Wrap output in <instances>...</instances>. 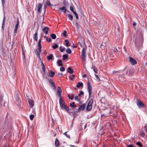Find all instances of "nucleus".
I'll return each instance as SVG.
<instances>
[{
  "instance_id": "obj_1",
  "label": "nucleus",
  "mask_w": 147,
  "mask_h": 147,
  "mask_svg": "<svg viewBox=\"0 0 147 147\" xmlns=\"http://www.w3.org/2000/svg\"><path fill=\"white\" fill-rule=\"evenodd\" d=\"M93 102V99L92 98H91L90 100L86 107V110L87 111H89L92 109Z\"/></svg>"
},
{
  "instance_id": "obj_2",
  "label": "nucleus",
  "mask_w": 147,
  "mask_h": 147,
  "mask_svg": "<svg viewBox=\"0 0 147 147\" xmlns=\"http://www.w3.org/2000/svg\"><path fill=\"white\" fill-rule=\"evenodd\" d=\"M134 70L133 68H128L126 71V74L129 76H132L134 74Z\"/></svg>"
},
{
  "instance_id": "obj_3",
  "label": "nucleus",
  "mask_w": 147,
  "mask_h": 147,
  "mask_svg": "<svg viewBox=\"0 0 147 147\" xmlns=\"http://www.w3.org/2000/svg\"><path fill=\"white\" fill-rule=\"evenodd\" d=\"M136 104L139 108H143L145 107V104L139 100H138L136 102Z\"/></svg>"
},
{
  "instance_id": "obj_4",
  "label": "nucleus",
  "mask_w": 147,
  "mask_h": 147,
  "mask_svg": "<svg viewBox=\"0 0 147 147\" xmlns=\"http://www.w3.org/2000/svg\"><path fill=\"white\" fill-rule=\"evenodd\" d=\"M86 49L85 48H83L81 53V59L84 61H85L86 57Z\"/></svg>"
},
{
  "instance_id": "obj_5",
  "label": "nucleus",
  "mask_w": 147,
  "mask_h": 147,
  "mask_svg": "<svg viewBox=\"0 0 147 147\" xmlns=\"http://www.w3.org/2000/svg\"><path fill=\"white\" fill-rule=\"evenodd\" d=\"M92 87L91 85H90V83L89 82H88V83L87 89L88 90L89 93V97H91L92 92Z\"/></svg>"
},
{
  "instance_id": "obj_6",
  "label": "nucleus",
  "mask_w": 147,
  "mask_h": 147,
  "mask_svg": "<svg viewBox=\"0 0 147 147\" xmlns=\"http://www.w3.org/2000/svg\"><path fill=\"white\" fill-rule=\"evenodd\" d=\"M105 113L106 117H108L111 113V110L110 108L106 109L105 110Z\"/></svg>"
},
{
  "instance_id": "obj_7",
  "label": "nucleus",
  "mask_w": 147,
  "mask_h": 147,
  "mask_svg": "<svg viewBox=\"0 0 147 147\" xmlns=\"http://www.w3.org/2000/svg\"><path fill=\"white\" fill-rule=\"evenodd\" d=\"M129 61L132 65H134L137 63L136 60L132 57H129Z\"/></svg>"
},
{
  "instance_id": "obj_8",
  "label": "nucleus",
  "mask_w": 147,
  "mask_h": 147,
  "mask_svg": "<svg viewBox=\"0 0 147 147\" xmlns=\"http://www.w3.org/2000/svg\"><path fill=\"white\" fill-rule=\"evenodd\" d=\"M42 48H40L38 47V49H36L35 51V52L36 53V54L37 55L38 57L40 58V53L41 51Z\"/></svg>"
},
{
  "instance_id": "obj_9",
  "label": "nucleus",
  "mask_w": 147,
  "mask_h": 147,
  "mask_svg": "<svg viewBox=\"0 0 147 147\" xmlns=\"http://www.w3.org/2000/svg\"><path fill=\"white\" fill-rule=\"evenodd\" d=\"M42 5L40 3H38L36 5V7L37 8V11L38 13H41L42 11Z\"/></svg>"
},
{
  "instance_id": "obj_10",
  "label": "nucleus",
  "mask_w": 147,
  "mask_h": 147,
  "mask_svg": "<svg viewBox=\"0 0 147 147\" xmlns=\"http://www.w3.org/2000/svg\"><path fill=\"white\" fill-rule=\"evenodd\" d=\"M60 107L62 109H65L67 112H69V109L67 107L65 104H63L60 105Z\"/></svg>"
},
{
  "instance_id": "obj_11",
  "label": "nucleus",
  "mask_w": 147,
  "mask_h": 147,
  "mask_svg": "<svg viewBox=\"0 0 147 147\" xmlns=\"http://www.w3.org/2000/svg\"><path fill=\"white\" fill-rule=\"evenodd\" d=\"M86 107V105L85 104H83L80 106V107L78 109V111L79 112L80 111L82 110H83Z\"/></svg>"
},
{
  "instance_id": "obj_12",
  "label": "nucleus",
  "mask_w": 147,
  "mask_h": 147,
  "mask_svg": "<svg viewBox=\"0 0 147 147\" xmlns=\"http://www.w3.org/2000/svg\"><path fill=\"white\" fill-rule=\"evenodd\" d=\"M59 10H60L62 12L65 13L67 11V8L65 6H63L59 8Z\"/></svg>"
},
{
  "instance_id": "obj_13",
  "label": "nucleus",
  "mask_w": 147,
  "mask_h": 147,
  "mask_svg": "<svg viewBox=\"0 0 147 147\" xmlns=\"http://www.w3.org/2000/svg\"><path fill=\"white\" fill-rule=\"evenodd\" d=\"M49 30V28L48 27L46 26L44 27L43 29V32L46 34H47L48 33V30Z\"/></svg>"
},
{
  "instance_id": "obj_14",
  "label": "nucleus",
  "mask_w": 147,
  "mask_h": 147,
  "mask_svg": "<svg viewBox=\"0 0 147 147\" xmlns=\"http://www.w3.org/2000/svg\"><path fill=\"white\" fill-rule=\"evenodd\" d=\"M19 25V21L18 19L17 23L15 26V28L14 30V33H15L17 31Z\"/></svg>"
},
{
  "instance_id": "obj_15",
  "label": "nucleus",
  "mask_w": 147,
  "mask_h": 147,
  "mask_svg": "<svg viewBox=\"0 0 147 147\" xmlns=\"http://www.w3.org/2000/svg\"><path fill=\"white\" fill-rule=\"evenodd\" d=\"M49 82L52 85V87L53 89L55 90L56 88L54 82L52 79H51L49 81Z\"/></svg>"
},
{
  "instance_id": "obj_16",
  "label": "nucleus",
  "mask_w": 147,
  "mask_h": 147,
  "mask_svg": "<svg viewBox=\"0 0 147 147\" xmlns=\"http://www.w3.org/2000/svg\"><path fill=\"white\" fill-rule=\"evenodd\" d=\"M28 102L29 105L32 108L34 105L33 100L30 99L28 100Z\"/></svg>"
},
{
  "instance_id": "obj_17",
  "label": "nucleus",
  "mask_w": 147,
  "mask_h": 147,
  "mask_svg": "<svg viewBox=\"0 0 147 147\" xmlns=\"http://www.w3.org/2000/svg\"><path fill=\"white\" fill-rule=\"evenodd\" d=\"M67 71L68 73L71 74H72L74 72L73 70L70 67H68Z\"/></svg>"
},
{
  "instance_id": "obj_18",
  "label": "nucleus",
  "mask_w": 147,
  "mask_h": 147,
  "mask_svg": "<svg viewBox=\"0 0 147 147\" xmlns=\"http://www.w3.org/2000/svg\"><path fill=\"white\" fill-rule=\"evenodd\" d=\"M5 22V17H4L3 19V20L2 24V28L3 30H4Z\"/></svg>"
},
{
  "instance_id": "obj_19",
  "label": "nucleus",
  "mask_w": 147,
  "mask_h": 147,
  "mask_svg": "<svg viewBox=\"0 0 147 147\" xmlns=\"http://www.w3.org/2000/svg\"><path fill=\"white\" fill-rule=\"evenodd\" d=\"M62 93V90L60 86H58L57 88V94H61Z\"/></svg>"
},
{
  "instance_id": "obj_20",
  "label": "nucleus",
  "mask_w": 147,
  "mask_h": 147,
  "mask_svg": "<svg viewBox=\"0 0 147 147\" xmlns=\"http://www.w3.org/2000/svg\"><path fill=\"white\" fill-rule=\"evenodd\" d=\"M55 145L56 147H58L59 146V142L57 138H56L55 140Z\"/></svg>"
},
{
  "instance_id": "obj_21",
  "label": "nucleus",
  "mask_w": 147,
  "mask_h": 147,
  "mask_svg": "<svg viewBox=\"0 0 147 147\" xmlns=\"http://www.w3.org/2000/svg\"><path fill=\"white\" fill-rule=\"evenodd\" d=\"M38 33L37 32H36L34 34V38L36 41L38 40Z\"/></svg>"
},
{
  "instance_id": "obj_22",
  "label": "nucleus",
  "mask_w": 147,
  "mask_h": 147,
  "mask_svg": "<svg viewBox=\"0 0 147 147\" xmlns=\"http://www.w3.org/2000/svg\"><path fill=\"white\" fill-rule=\"evenodd\" d=\"M46 70H42V73L43 76L45 78H47V74H46Z\"/></svg>"
},
{
  "instance_id": "obj_23",
  "label": "nucleus",
  "mask_w": 147,
  "mask_h": 147,
  "mask_svg": "<svg viewBox=\"0 0 147 147\" xmlns=\"http://www.w3.org/2000/svg\"><path fill=\"white\" fill-rule=\"evenodd\" d=\"M41 66L42 67V70H46L45 67L42 61H41Z\"/></svg>"
},
{
  "instance_id": "obj_24",
  "label": "nucleus",
  "mask_w": 147,
  "mask_h": 147,
  "mask_svg": "<svg viewBox=\"0 0 147 147\" xmlns=\"http://www.w3.org/2000/svg\"><path fill=\"white\" fill-rule=\"evenodd\" d=\"M92 68L93 69L94 71L96 74H97L98 73V72L97 69L96 67L95 66L93 65Z\"/></svg>"
},
{
  "instance_id": "obj_25",
  "label": "nucleus",
  "mask_w": 147,
  "mask_h": 147,
  "mask_svg": "<svg viewBox=\"0 0 147 147\" xmlns=\"http://www.w3.org/2000/svg\"><path fill=\"white\" fill-rule=\"evenodd\" d=\"M53 55L52 54H50L49 56H47V58L48 61L51 60L53 59Z\"/></svg>"
},
{
  "instance_id": "obj_26",
  "label": "nucleus",
  "mask_w": 147,
  "mask_h": 147,
  "mask_svg": "<svg viewBox=\"0 0 147 147\" xmlns=\"http://www.w3.org/2000/svg\"><path fill=\"white\" fill-rule=\"evenodd\" d=\"M62 61L61 60H58L57 62V63L58 64L59 66H62L63 64L62 63Z\"/></svg>"
},
{
  "instance_id": "obj_27",
  "label": "nucleus",
  "mask_w": 147,
  "mask_h": 147,
  "mask_svg": "<svg viewBox=\"0 0 147 147\" xmlns=\"http://www.w3.org/2000/svg\"><path fill=\"white\" fill-rule=\"evenodd\" d=\"M145 133L143 131H141L140 132V135L142 137H144L145 136Z\"/></svg>"
},
{
  "instance_id": "obj_28",
  "label": "nucleus",
  "mask_w": 147,
  "mask_h": 147,
  "mask_svg": "<svg viewBox=\"0 0 147 147\" xmlns=\"http://www.w3.org/2000/svg\"><path fill=\"white\" fill-rule=\"evenodd\" d=\"M67 16L69 20H73V16L71 14H68Z\"/></svg>"
},
{
  "instance_id": "obj_29",
  "label": "nucleus",
  "mask_w": 147,
  "mask_h": 147,
  "mask_svg": "<svg viewBox=\"0 0 147 147\" xmlns=\"http://www.w3.org/2000/svg\"><path fill=\"white\" fill-rule=\"evenodd\" d=\"M63 60H65L68 58V55L67 54L63 55Z\"/></svg>"
},
{
  "instance_id": "obj_30",
  "label": "nucleus",
  "mask_w": 147,
  "mask_h": 147,
  "mask_svg": "<svg viewBox=\"0 0 147 147\" xmlns=\"http://www.w3.org/2000/svg\"><path fill=\"white\" fill-rule=\"evenodd\" d=\"M51 37L53 39H55L56 38V36L54 34L52 33L51 35Z\"/></svg>"
},
{
  "instance_id": "obj_31",
  "label": "nucleus",
  "mask_w": 147,
  "mask_h": 147,
  "mask_svg": "<svg viewBox=\"0 0 147 147\" xmlns=\"http://www.w3.org/2000/svg\"><path fill=\"white\" fill-rule=\"evenodd\" d=\"M83 84L82 83H80L79 82L76 86L77 87L79 88L82 86L83 85Z\"/></svg>"
},
{
  "instance_id": "obj_32",
  "label": "nucleus",
  "mask_w": 147,
  "mask_h": 147,
  "mask_svg": "<svg viewBox=\"0 0 147 147\" xmlns=\"http://www.w3.org/2000/svg\"><path fill=\"white\" fill-rule=\"evenodd\" d=\"M66 52L68 54H70L71 53V51L70 49L69 48H68L66 50Z\"/></svg>"
},
{
  "instance_id": "obj_33",
  "label": "nucleus",
  "mask_w": 147,
  "mask_h": 147,
  "mask_svg": "<svg viewBox=\"0 0 147 147\" xmlns=\"http://www.w3.org/2000/svg\"><path fill=\"white\" fill-rule=\"evenodd\" d=\"M74 6L73 5H71L70 6V9L71 11L73 12L74 13V12H75L74 10Z\"/></svg>"
},
{
  "instance_id": "obj_34",
  "label": "nucleus",
  "mask_w": 147,
  "mask_h": 147,
  "mask_svg": "<svg viewBox=\"0 0 147 147\" xmlns=\"http://www.w3.org/2000/svg\"><path fill=\"white\" fill-rule=\"evenodd\" d=\"M41 39H40L39 40L38 42V47L40 48H42L41 45Z\"/></svg>"
},
{
  "instance_id": "obj_35",
  "label": "nucleus",
  "mask_w": 147,
  "mask_h": 147,
  "mask_svg": "<svg viewBox=\"0 0 147 147\" xmlns=\"http://www.w3.org/2000/svg\"><path fill=\"white\" fill-rule=\"evenodd\" d=\"M70 106L73 108L76 107V105L75 104V102H73L72 103L70 104Z\"/></svg>"
},
{
  "instance_id": "obj_36",
  "label": "nucleus",
  "mask_w": 147,
  "mask_h": 147,
  "mask_svg": "<svg viewBox=\"0 0 147 147\" xmlns=\"http://www.w3.org/2000/svg\"><path fill=\"white\" fill-rule=\"evenodd\" d=\"M65 103V102L63 100H62L61 98L59 99V104L60 105Z\"/></svg>"
},
{
  "instance_id": "obj_37",
  "label": "nucleus",
  "mask_w": 147,
  "mask_h": 147,
  "mask_svg": "<svg viewBox=\"0 0 147 147\" xmlns=\"http://www.w3.org/2000/svg\"><path fill=\"white\" fill-rule=\"evenodd\" d=\"M50 73L51 75H50V76L51 77H53L54 76L55 73L52 71H51Z\"/></svg>"
},
{
  "instance_id": "obj_38",
  "label": "nucleus",
  "mask_w": 147,
  "mask_h": 147,
  "mask_svg": "<svg viewBox=\"0 0 147 147\" xmlns=\"http://www.w3.org/2000/svg\"><path fill=\"white\" fill-rule=\"evenodd\" d=\"M136 144H137V145H138V146L140 147H141L143 146L142 144L140 142H136Z\"/></svg>"
},
{
  "instance_id": "obj_39",
  "label": "nucleus",
  "mask_w": 147,
  "mask_h": 147,
  "mask_svg": "<svg viewBox=\"0 0 147 147\" xmlns=\"http://www.w3.org/2000/svg\"><path fill=\"white\" fill-rule=\"evenodd\" d=\"M60 70L61 71L63 72L65 70V67L62 66L60 68Z\"/></svg>"
},
{
  "instance_id": "obj_40",
  "label": "nucleus",
  "mask_w": 147,
  "mask_h": 147,
  "mask_svg": "<svg viewBox=\"0 0 147 147\" xmlns=\"http://www.w3.org/2000/svg\"><path fill=\"white\" fill-rule=\"evenodd\" d=\"M65 41L66 42V45L67 47H68L70 46V45L69 44V42L68 40H65Z\"/></svg>"
},
{
  "instance_id": "obj_41",
  "label": "nucleus",
  "mask_w": 147,
  "mask_h": 147,
  "mask_svg": "<svg viewBox=\"0 0 147 147\" xmlns=\"http://www.w3.org/2000/svg\"><path fill=\"white\" fill-rule=\"evenodd\" d=\"M68 96L69 99L72 100L74 99V95L72 94L71 95V96H70V95H68Z\"/></svg>"
},
{
  "instance_id": "obj_42",
  "label": "nucleus",
  "mask_w": 147,
  "mask_h": 147,
  "mask_svg": "<svg viewBox=\"0 0 147 147\" xmlns=\"http://www.w3.org/2000/svg\"><path fill=\"white\" fill-rule=\"evenodd\" d=\"M65 47H63V48H62L61 46H60L59 47L60 50L62 52H63L65 50Z\"/></svg>"
},
{
  "instance_id": "obj_43",
  "label": "nucleus",
  "mask_w": 147,
  "mask_h": 147,
  "mask_svg": "<svg viewBox=\"0 0 147 147\" xmlns=\"http://www.w3.org/2000/svg\"><path fill=\"white\" fill-rule=\"evenodd\" d=\"M67 132H68V131L66 132H65L64 133H63V134L65 136H66V137H67V138L70 139V136L69 135H68L67 134Z\"/></svg>"
},
{
  "instance_id": "obj_44",
  "label": "nucleus",
  "mask_w": 147,
  "mask_h": 147,
  "mask_svg": "<svg viewBox=\"0 0 147 147\" xmlns=\"http://www.w3.org/2000/svg\"><path fill=\"white\" fill-rule=\"evenodd\" d=\"M94 76H95V78H96V79L97 80H98V81H100V79L98 76L96 75V74H95Z\"/></svg>"
},
{
  "instance_id": "obj_45",
  "label": "nucleus",
  "mask_w": 147,
  "mask_h": 147,
  "mask_svg": "<svg viewBox=\"0 0 147 147\" xmlns=\"http://www.w3.org/2000/svg\"><path fill=\"white\" fill-rule=\"evenodd\" d=\"M58 45L57 44H55L53 46V48L54 49H56L58 47Z\"/></svg>"
},
{
  "instance_id": "obj_46",
  "label": "nucleus",
  "mask_w": 147,
  "mask_h": 147,
  "mask_svg": "<svg viewBox=\"0 0 147 147\" xmlns=\"http://www.w3.org/2000/svg\"><path fill=\"white\" fill-rule=\"evenodd\" d=\"M74 13L75 15L76 18L77 19H79V17L77 13H76V11L74 12Z\"/></svg>"
},
{
  "instance_id": "obj_47",
  "label": "nucleus",
  "mask_w": 147,
  "mask_h": 147,
  "mask_svg": "<svg viewBox=\"0 0 147 147\" xmlns=\"http://www.w3.org/2000/svg\"><path fill=\"white\" fill-rule=\"evenodd\" d=\"M34 117V115H33L32 114L30 115V119L32 121L33 120Z\"/></svg>"
},
{
  "instance_id": "obj_48",
  "label": "nucleus",
  "mask_w": 147,
  "mask_h": 147,
  "mask_svg": "<svg viewBox=\"0 0 147 147\" xmlns=\"http://www.w3.org/2000/svg\"><path fill=\"white\" fill-rule=\"evenodd\" d=\"M75 100H77L78 101H79L80 100V98H79L78 96H76L75 97Z\"/></svg>"
},
{
  "instance_id": "obj_49",
  "label": "nucleus",
  "mask_w": 147,
  "mask_h": 147,
  "mask_svg": "<svg viewBox=\"0 0 147 147\" xmlns=\"http://www.w3.org/2000/svg\"><path fill=\"white\" fill-rule=\"evenodd\" d=\"M67 33V32L66 30H64L63 33V35L65 37H66L67 36L66 33Z\"/></svg>"
},
{
  "instance_id": "obj_50",
  "label": "nucleus",
  "mask_w": 147,
  "mask_h": 147,
  "mask_svg": "<svg viewBox=\"0 0 147 147\" xmlns=\"http://www.w3.org/2000/svg\"><path fill=\"white\" fill-rule=\"evenodd\" d=\"M84 94V92H83L82 91H81L78 94V96H79L81 97V95H83Z\"/></svg>"
},
{
  "instance_id": "obj_51",
  "label": "nucleus",
  "mask_w": 147,
  "mask_h": 147,
  "mask_svg": "<svg viewBox=\"0 0 147 147\" xmlns=\"http://www.w3.org/2000/svg\"><path fill=\"white\" fill-rule=\"evenodd\" d=\"M46 5H47L51 6V3L49 1H47L46 3Z\"/></svg>"
},
{
  "instance_id": "obj_52",
  "label": "nucleus",
  "mask_w": 147,
  "mask_h": 147,
  "mask_svg": "<svg viewBox=\"0 0 147 147\" xmlns=\"http://www.w3.org/2000/svg\"><path fill=\"white\" fill-rule=\"evenodd\" d=\"M63 75V74L62 73H58L56 75L59 76H62Z\"/></svg>"
},
{
  "instance_id": "obj_53",
  "label": "nucleus",
  "mask_w": 147,
  "mask_h": 147,
  "mask_svg": "<svg viewBox=\"0 0 147 147\" xmlns=\"http://www.w3.org/2000/svg\"><path fill=\"white\" fill-rule=\"evenodd\" d=\"M5 0H1L3 6H4V4L5 3Z\"/></svg>"
},
{
  "instance_id": "obj_54",
  "label": "nucleus",
  "mask_w": 147,
  "mask_h": 147,
  "mask_svg": "<svg viewBox=\"0 0 147 147\" xmlns=\"http://www.w3.org/2000/svg\"><path fill=\"white\" fill-rule=\"evenodd\" d=\"M3 100V97L2 96H1L0 97V104H2L3 102H2V101Z\"/></svg>"
},
{
  "instance_id": "obj_55",
  "label": "nucleus",
  "mask_w": 147,
  "mask_h": 147,
  "mask_svg": "<svg viewBox=\"0 0 147 147\" xmlns=\"http://www.w3.org/2000/svg\"><path fill=\"white\" fill-rule=\"evenodd\" d=\"M47 5H44V8H43V9H44L45 11H46V8L47 7Z\"/></svg>"
},
{
  "instance_id": "obj_56",
  "label": "nucleus",
  "mask_w": 147,
  "mask_h": 147,
  "mask_svg": "<svg viewBox=\"0 0 147 147\" xmlns=\"http://www.w3.org/2000/svg\"><path fill=\"white\" fill-rule=\"evenodd\" d=\"M105 117H106L105 114L102 115L101 116V117L102 118H105Z\"/></svg>"
},
{
  "instance_id": "obj_57",
  "label": "nucleus",
  "mask_w": 147,
  "mask_h": 147,
  "mask_svg": "<svg viewBox=\"0 0 147 147\" xmlns=\"http://www.w3.org/2000/svg\"><path fill=\"white\" fill-rule=\"evenodd\" d=\"M127 147H134L133 146L132 144H129L127 146Z\"/></svg>"
},
{
  "instance_id": "obj_58",
  "label": "nucleus",
  "mask_w": 147,
  "mask_h": 147,
  "mask_svg": "<svg viewBox=\"0 0 147 147\" xmlns=\"http://www.w3.org/2000/svg\"><path fill=\"white\" fill-rule=\"evenodd\" d=\"M114 51L115 52V53L118 51L117 49L116 48H115L114 49Z\"/></svg>"
},
{
  "instance_id": "obj_59",
  "label": "nucleus",
  "mask_w": 147,
  "mask_h": 147,
  "mask_svg": "<svg viewBox=\"0 0 147 147\" xmlns=\"http://www.w3.org/2000/svg\"><path fill=\"white\" fill-rule=\"evenodd\" d=\"M69 79L71 80H73V79L71 77V75H69Z\"/></svg>"
},
{
  "instance_id": "obj_60",
  "label": "nucleus",
  "mask_w": 147,
  "mask_h": 147,
  "mask_svg": "<svg viewBox=\"0 0 147 147\" xmlns=\"http://www.w3.org/2000/svg\"><path fill=\"white\" fill-rule=\"evenodd\" d=\"M78 44L80 45V46L81 47H82V44L81 43H80V42H79Z\"/></svg>"
},
{
  "instance_id": "obj_61",
  "label": "nucleus",
  "mask_w": 147,
  "mask_h": 147,
  "mask_svg": "<svg viewBox=\"0 0 147 147\" xmlns=\"http://www.w3.org/2000/svg\"><path fill=\"white\" fill-rule=\"evenodd\" d=\"M57 95H58V96L59 97L60 99L61 98V94H57Z\"/></svg>"
},
{
  "instance_id": "obj_62",
  "label": "nucleus",
  "mask_w": 147,
  "mask_h": 147,
  "mask_svg": "<svg viewBox=\"0 0 147 147\" xmlns=\"http://www.w3.org/2000/svg\"><path fill=\"white\" fill-rule=\"evenodd\" d=\"M145 130L147 129V125H145L144 127Z\"/></svg>"
},
{
  "instance_id": "obj_63",
  "label": "nucleus",
  "mask_w": 147,
  "mask_h": 147,
  "mask_svg": "<svg viewBox=\"0 0 147 147\" xmlns=\"http://www.w3.org/2000/svg\"><path fill=\"white\" fill-rule=\"evenodd\" d=\"M51 41V38H50L48 39V42H50Z\"/></svg>"
},
{
  "instance_id": "obj_64",
  "label": "nucleus",
  "mask_w": 147,
  "mask_h": 147,
  "mask_svg": "<svg viewBox=\"0 0 147 147\" xmlns=\"http://www.w3.org/2000/svg\"><path fill=\"white\" fill-rule=\"evenodd\" d=\"M86 76H87V75H86V74H84V75L83 76V77L84 78H86Z\"/></svg>"
}]
</instances>
